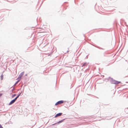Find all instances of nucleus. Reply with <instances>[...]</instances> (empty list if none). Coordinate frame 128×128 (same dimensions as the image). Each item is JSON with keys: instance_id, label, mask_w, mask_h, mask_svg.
I'll list each match as a JSON object with an SVG mask.
<instances>
[{"instance_id": "1", "label": "nucleus", "mask_w": 128, "mask_h": 128, "mask_svg": "<svg viewBox=\"0 0 128 128\" xmlns=\"http://www.w3.org/2000/svg\"><path fill=\"white\" fill-rule=\"evenodd\" d=\"M107 79L110 81V83L111 84L117 85L121 83V82L116 80L110 76L108 77Z\"/></svg>"}, {"instance_id": "2", "label": "nucleus", "mask_w": 128, "mask_h": 128, "mask_svg": "<svg viewBox=\"0 0 128 128\" xmlns=\"http://www.w3.org/2000/svg\"><path fill=\"white\" fill-rule=\"evenodd\" d=\"M70 102L64 101V107L67 108L70 106Z\"/></svg>"}, {"instance_id": "3", "label": "nucleus", "mask_w": 128, "mask_h": 128, "mask_svg": "<svg viewBox=\"0 0 128 128\" xmlns=\"http://www.w3.org/2000/svg\"><path fill=\"white\" fill-rule=\"evenodd\" d=\"M20 95V94L18 95L16 98H15L14 99L12 100L11 102L9 103V105H11L14 103L16 101V100H17V98Z\"/></svg>"}, {"instance_id": "4", "label": "nucleus", "mask_w": 128, "mask_h": 128, "mask_svg": "<svg viewBox=\"0 0 128 128\" xmlns=\"http://www.w3.org/2000/svg\"><path fill=\"white\" fill-rule=\"evenodd\" d=\"M66 86L67 88L70 89H71L73 87V86H72V84L71 83L69 84L68 85H66Z\"/></svg>"}, {"instance_id": "5", "label": "nucleus", "mask_w": 128, "mask_h": 128, "mask_svg": "<svg viewBox=\"0 0 128 128\" xmlns=\"http://www.w3.org/2000/svg\"><path fill=\"white\" fill-rule=\"evenodd\" d=\"M24 74V72H22L19 75L18 78L20 80Z\"/></svg>"}, {"instance_id": "6", "label": "nucleus", "mask_w": 128, "mask_h": 128, "mask_svg": "<svg viewBox=\"0 0 128 128\" xmlns=\"http://www.w3.org/2000/svg\"><path fill=\"white\" fill-rule=\"evenodd\" d=\"M63 103V101L62 100H60L56 103L55 104V105L56 106L58 104H61Z\"/></svg>"}, {"instance_id": "7", "label": "nucleus", "mask_w": 128, "mask_h": 128, "mask_svg": "<svg viewBox=\"0 0 128 128\" xmlns=\"http://www.w3.org/2000/svg\"><path fill=\"white\" fill-rule=\"evenodd\" d=\"M62 114V113H59L58 114H56L54 116V118H56L58 116H61Z\"/></svg>"}, {"instance_id": "8", "label": "nucleus", "mask_w": 128, "mask_h": 128, "mask_svg": "<svg viewBox=\"0 0 128 128\" xmlns=\"http://www.w3.org/2000/svg\"><path fill=\"white\" fill-rule=\"evenodd\" d=\"M94 46V47L96 48H97L100 49H102V50H104V48H102L100 47L99 46H94V45H93Z\"/></svg>"}, {"instance_id": "9", "label": "nucleus", "mask_w": 128, "mask_h": 128, "mask_svg": "<svg viewBox=\"0 0 128 128\" xmlns=\"http://www.w3.org/2000/svg\"><path fill=\"white\" fill-rule=\"evenodd\" d=\"M124 110L125 112H126V113H128V108H125Z\"/></svg>"}, {"instance_id": "10", "label": "nucleus", "mask_w": 128, "mask_h": 128, "mask_svg": "<svg viewBox=\"0 0 128 128\" xmlns=\"http://www.w3.org/2000/svg\"><path fill=\"white\" fill-rule=\"evenodd\" d=\"M87 64V63L86 62H85L82 65V66L83 67L84 66H86Z\"/></svg>"}, {"instance_id": "11", "label": "nucleus", "mask_w": 128, "mask_h": 128, "mask_svg": "<svg viewBox=\"0 0 128 128\" xmlns=\"http://www.w3.org/2000/svg\"><path fill=\"white\" fill-rule=\"evenodd\" d=\"M63 121H64V120H62L59 121L57 123L58 124H59L60 123H61V122H63Z\"/></svg>"}, {"instance_id": "12", "label": "nucleus", "mask_w": 128, "mask_h": 128, "mask_svg": "<svg viewBox=\"0 0 128 128\" xmlns=\"http://www.w3.org/2000/svg\"><path fill=\"white\" fill-rule=\"evenodd\" d=\"M69 51L68 50L66 51V52L65 53H64V54H66L67 53H68L69 52Z\"/></svg>"}, {"instance_id": "13", "label": "nucleus", "mask_w": 128, "mask_h": 128, "mask_svg": "<svg viewBox=\"0 0 128 128\" xmlns=\"http://www.w3.org/2000/svg\"><path fill=\"white\" fill-rule=\"evenodd\" d=\"M16 96V94H14L12 96V97H14L15 96Z\"/></svg>"}, {"instance_id": "14", "label": "nucleus", "mask_w": 128, "mask_h": 128, "mask_svg": "<svg viewBox=\"0 0 128 128\" xmlns=\"http://www.w3.org/2000/svg\"><path fill=\"white\" fill-rule=\"evenodd\" d=\"M19 80H18L16 83H15V84H17L18 82H19Z\"/></svg>"}, {"instance_id": "15", "label": "nucleus", "mask_w": 128, "mask_h": 128, "mask_svg": "<svg viewBox=\"0 0 128 128\" xmlns=\"http://www.w3.org/2000/svg\"><path fill=\"white\" fill-rule=\"evenodd\" d=\"M0 128H3L1 126V125L0 124Z\"/></svg>"}, {"instance_id": "16", "label": "nucleus", "mask_w": 128, "mask_h": 128, "mask_svg": "<svg viewBox=\"0 0 128 128\" xmlns=\"http://www.w3.org/2000/svg\"><path fill=\"white\" fill-rule=\"evenodd\" d=\"M3 76L2 75L1 76V78H2V77H3Z\"/></svg>"}, {"instance_id": "17", "label": "nucleus", "mask_w": 128, "mask_h": 128, "mask_svg": "<svg viewBox=\"0 0 128 128\" xmlns=\"http://www.w3.org/2000/svg\"><path fill=\"white\" fill-rule=\"evenodd\" d=\"M86 59H87L88 58V56H86Z\"/></svg>"}, {"instance_id": "18", "label": "nucleus", "mask_w": 128, "mask_h": 128, "mask_svg": "<svg viewBox=\"0 0 128 128\" xmlns=\"http://www.w3.org/2000/svg\"><path fill=\"white\" fill-rule=\"evenodd\" d=\"M2 95V94H0V97Z\"/></svg>"}, {"instance_id": "19", "label": "nucleus", "mask_w": 128, "mask_h": 128, "mask_svg": "<svg viewBox=\"0 0 128 128\" xmlns=\"http://www.w3.org/2000/svg\"><path fill=\"white\" fill-rule=\"evenodd\" d=\"M83 35H84V37H85V34H83Z\"/></svg>"}, {"instance_id": "20", "label": "nucleus", "mask_w": 128, "mask_h": 128, "mask_svg": "<svg viewBox=\"0 0 128 128\" xmlns=\"http://www.w3.org/2000/svg\"><path fill=\"white\" fill-rule=\"evenodd\" d=\"M126 82L127 83V82Z\"/></svg>"}, {"instance_id": "21", "label": "nucleus", "mask_w": 128, "mask_h": 128, "mask_svg": "<svg viewBox=\"0 0 128 128\" xmlns=\"http://www.w3.org/2000/svg\"><path fill=\"white\" fill-rule=\"evenodd\" d=\"M66 119V118H64V120Z\"/></svg>"}, {"instance_id": "22", "label": "nucleus", "mask_w": 128, "mask_h": 128, "mask_svg": "<svg viewBox=\"0 0 128 128\" xmlns=\"http://www.w3.org/2000/svg\"><path fill=\"white\" fill-rule=\"evenodd\" d=\"M64 9H65V7L64 6Z\"/></svg>"}]
</instances>
